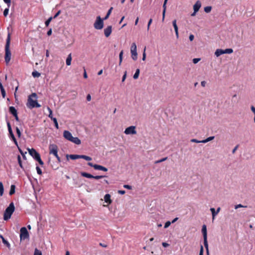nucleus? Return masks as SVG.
<instances>
[{
    "label": "nucleus",
    "mask_w": 255,
    "mask_h": 255,
    "mask_svg": "<svg viewBox=\"0 0 255 255\" xmlns=\"http://www.w3.org/2000/svg\"><path fill=\"white\" fill-rule=\"evenodd\" d=\"M15 186L14 185H11L10 186V189L9 191V195H11L15 193Z\"/></svg>",
    "instance_id": "bb28decb"
},
{
    "label": "nucleus",
    "mask_w": 255,
    "mask_h": 255,
    "mask_svg": "<svg viewBox=\"0 0 255 255\" xmlns=\"http://www.w3.org/2000/svg\"><path fill=\"white\" fill-rule=\"evenodd\" d=\"M4 188L3 184L1 182H0V196H1L3 194Z\"/></svg>",
    "instance_id": "7c9ffc66"
},
{
    "label": "nucleus",
    "mask_w": 255,
    "mask_h": 255,
    "mask_svg": "<svg viewBox=\"0 0 255 255\" xmlns=\"http://www.w3.org/2000/svg\"><path fill=\"white\" fill-rule=\"evenodd\" d=\"M136 127L133 126H130L126 128L124 133L126 134H135L136 133Z\"/></svg>",
    "instance_id": "1a4fd4ad"
},
{
    "label": "nucleus",
    "mask_w": 255,
    "mask_h": 255,
    "mask_svg": "<svg viewBox=\"0 0 255 255\" xmlns=\"http://www.w3.org/2000/svg\"><path fill=\"white\" fill-rule=\"evenodd\" d=\"M112 31V26L111 25L108 26L107 28L104 29V34L106 37H108L111 34Z\"/></svg>",
    "instance_id": "9b49d317"
},
{
    "label": "nucleus",
    "mask_w": 255,
    "mask_h": 255,
    "mask_svg": "<svg viewBox=\"0 0 255 255\" xmlns=\"http://www.w3.org/2000/svg\"><path fill=\"white\" fill-rule=\"evenodd\" d=\"M167 159V157L163 158H162V159H161L160 160L155 161V164H157V163L163 162V161H165Z\"/></svg>",
    "instance_id": "4c0bfd02"
},
{
    "label": "nucleus",
    "mask_w": 255,
    "mask_h": 255,
    "mask_svg": "<svg viewBox=\"0 0 255 255\" xmlns=\"http://www.w3.org/2000/svg\"><path fill=\"white\" fill-rule=\"evenodd\" d=\"M29 154L36 161H37L41 165L44 164L43 162L41 159L40 154L34 149L28 148Z\"/></svg>",
    "instance_id": "20e7f679"
},
{
    "label": "nucleus",
    "mask_w": 255,
    "mask_h": 255,
    "mask_svg": "<svg viewBox=\"0 0 255 255\" xmlns=\"http://www.w3.org/2000/svg\"><path fill=\"white\" fill-rule=\"evenodd\" d=\"M223 51L224 54H231L233 52V50L232 48H227Z\"/></svg>",
    "instance_id": "2f4dec72"
},
{
    "label": "nucleus",
    "mask_w": 255,
    "mask_h": 255,
    "mask_svg": "<svg viewBox=\"0 0 255 255\" xmlns=\"http://www.w3.org/2000/svg\"><path fill=\"white\" fill-rule=\"evenodd\" d=\"M63 136L66 139L71 141L72 138H73V136L70 132L67 130H65L63 132Z\"/></svg>",
    "instance_id": "f8f14e48"
},
{
    "label": "nucleus",
    "mask_w": 255,
    "mask_h": 255,
    "mask_svg": "<svg viewBox=\"0 0 255 255\" xmlns=\"http://www.w3.org/2000/svg\"><path fill=\"white\" fill-rule=\"evenodd\" d=\"M145 50H146V47H144V48L143 52V54H142V60L143 61H145V59H146Z\"/></svg>",
    "instance_id": "c03bdc74"
},
{
    "label": "nucleus",
    "mask_w": 255,
    "mask_h": 255,
    "mask_svg": "<svg viewBox=\"0 0 255 255\" xmlns=\"http://www.w3.org/2000/svg\"><path fill=\"white\" fill-rule=\"evenodd\" d=\"M7 126L8 130H12L9 122H7Z\"/></svg>",
    "instance_id": "052dcab7"
},
{
    "label": "nucleus",
    "mask_w": 255,
    "mask_h": 255,
    "mask_svg": "<svg viewBox=\"0 0 255 255\" xmlns=\"http://www.w3.org/2000/svg\"><path fill=\"white\" fill-rule=\"evenodd\" d=\"M202 232L203 235V239H204V242L207 241V229L206 225H204L202 226Z\"/></svg>",
    "instance_id": "ddd939ff"
},
{
    "label": "nucleus",
    "mask_w": 255,
    "mask_h": 255,
    "mask_svg": "<svg viewBox=\"0 0 255 255\" xmlns=\"http://www.w3.org/2000/svg\"><path fill=\"white\" fill-rule=\"evenodd\" d=\"M10 44V33L9 32L8 33L7 38L6 39V43L5 45V55H4V59L6 63L7 64L10 59L11 56V53L9 49Z\"/></svg>",
    "instance_id": "f03ea898"
},
{
    "label": "nucleus",
    "mask_w": 255,
    "mask_h": 255,
    "mask_svg": "<svg viewBox=\"0 0 255 255\" xmlns=\"http://www.w3.org/2000/svg\"><path fill=\"white\" fill-rule=\"evenodd\" d=\"M214 138H215L214 136H210V137L207 138L205 139L201 140V142H202V143H207V142H209L210 141L212 140L213 139H214Z\"/></svg>",
    "instance_id": "393cba45"
},
{
    "label": "nucleus",
    "mask_w": 255,
    "mask_h": 255,
    "mask_svg": "<svg viewBox=\"0 0 255 255\" xmlns=\"http://www.w3.org/2000/svg\"><path fill=\"white\" fill-rule=\"evenodd\" d=\"M71 61H72V55L71 53H70L66 60V63L67 66H70L71 64Z\"/></svg>",
    "instance_id": "aec40b11"
},
{
    "label": "nucleus",
    "mask_w": 255,
    "mask_h": 255,
    "mask_svg": "<svg viewBox=\"0 0 255 255\" xmlns=\"http://www.w3.org/2000/svg\"><path fill=\"white\" fill-rule=\"evenodd\" d=\"M49 153L55 156L58 154V147L55 144H50L49 146Z\"/></svg>",
    "instance_id": "6e6552de"
},
{
    "label": "nucleus",
    "mask_w": 255,
    "mask_h": 255,
    "mask_svg": "<svg viewBox=\"0 0 255 255\" xmlns=\"http://www.w3.org/2000/svg\"><path fill=\"white\" fill-rule=\"evenodd\" d=\"M113 9V7H111L109 9V10H108V12H107V13L106 15V16H105V17L103 18V19H104V20H106V19H107L109 18V17L110 15L111 14V12H112V11Z\"/></svg>",
    "instance_id": "c85d7f7f"
},
{
    "label": "nucleus",
    "mask_w": 255,
    "mask_h": 255,
    "mask_svg": "<svg viewBox=\"0 0 255 255\" xmlns=\"http://www.w3.org/2000/svg\"><path fill=\"white\" fill-rule=\"evenodd\" d=\"M130 53L132 59L135 61L137 58V47L135 43L133 42L130 46Z\"/></svg>",
    "instance_id": "423d86ee"
},
{
    "label": "nucleus",
    "mask_w": 255,
    "mask_h": 255,
    "mask_svg": "<svg viewBox=\"0 0 255 255\" xmlns=\"http://www.w3.org/2000/svg\"><path fill=\"white\" fill-rule=\"evenodd\" d=\"M162 245L163 247H164V248H166L169 246V245L168 243L165 242L162 243Z\"/></svg>",
    "instance_id": "0e129e2a"
},
{
    "label": "nucleus",
    "mask_w": 255,
    "mask_h": 255,
    "mask_svg": "<svg viewBox=\"0 0 255 255\" xmlns=\"http://www.w3.org/2000/svg\"><path fill=\"white\" fill-rule=\"evenodd\" d=\"M189 40L192 41L193 40L194 38V36L193 35V34H190V36H189Z\"/></svg>",
    "instance_id": "e2e57ef3"
},
{
    "label": "nucleus",
    "mask_w": 255,
    "mask_h": 255,
    "mask_svg": "<svg viewBox=\"0 0 255 255\" xmlns=\"http://www.w3.org/2000/svg\"><path fill=\"white\" fill-rule=\"evenodd\" d=\"M81 174L82 176L88 178H92V177H93V175L88 173H86V172H81Z\"/></svg>",
    "instance_id": "5701e85b"
},
{
    "label": "nucleus",
    "mask_w": 255,
    "mask_h": 255,
    "mask_svg": "<svg viewBox=\"0 0 255 255\" xmlns=\"http://www.w3.org/2000/svg\"><path fill=\"white\" fill-rule=\"evenodd\" d=\"M34 255H42V253L41 251H39L37 249H35L34 251Z\"/></svg>",
    "instance_id": "37998d69"
},
{
    "label": "nucleus",
    "mask_w": 255,
    "mask_h": 255,
    "mask_svg": "<svg viewBox=\"0 0 255 255\" xmlns=\"http://www.w3.org/2000/svg\"><path fill=\"white\" fill-rule=\"evenodd\" d=\"M152 22V19L151 18H150L148 22L147 27V30H149V27H150V25L151 24Z\"/></svg>",
    "instance_id": "603ef678"
},
{
    "label": "nucleus",
    "mask_w": 255,
    "mask_h": 255,
    "mask_svg": "<svg viewBox=\"0 0 255 255\" xmlns=\"http://www.w3.org/2000/svg\"><path fill=\"white\" fill-rule=\"evenodd\" d=\"M16 133H17L18 136L19 137H20L21 136V132H20V129L18 128H17V127L16 128Z\"/></svg>",
    "instance_id": "8fccbe9b"
},
{
    "label": "nucleus",
    "mask_w": 255,
    "mask_h": 255,
    "mask_svg": "<svg viewBox=\"0 0 255 255\" xmlns=\"http://www.w3.org/2000/svg\"><path fill=\"white\" fill-rule=\"evenodd\" d=\"M70 141H71L77 145H79L81 143L80 139L77 137H73V138H72V139Z\"/></svg>",
    "instance_id": "6ab92c4d"
},
{
    "label": "nucleus",
    "mask_w": 255,
    "mask_h": 255,
    "mask_svg": "<svg viewBox=\"0 0 255 255\" xmlns=\"http://www.w3.org/2000/svg\"><path fill=\"white\" fill-rule=\"evenodd\" d=\"M201 6V3L200 1L198 0L196 1L195 4L193 6L194 10L195 12H198Z\"/></svg>",
    "instance_id": "2eb2a0df"
},
{
    "label": "nucleus",
    "mask_w": 255,
    "mask_h": 255,
    "mask_svg": "<svg viewBox=\"0 0 255 255\" xmlns=\"http://www.w3.org/2000/svg\"><path fill=\"white\" fill-rule=\"evenodd\" d=\"M18 148V150L19 151L20 153H21V154L22 155V156H23V158L24 159L25 158V155L24 154V153H23V152L22 151V150L18 146H17Z\"/></svg>",
    "instance_id": "864d4df0"
},
{
    "label": "nucleus",
    "mask_w": 255,
    "mask_h": 255,
    "mask_svg": "<svg viewBox=\"0 0 255 255\" xmlns=\"http://www.w3.org/2000/svg\"><path fill=\"white\" fill-rule=\"evenodd\" d=\"M47 110L48 111L49 113V115H48V117L50 118L52 120V119L55 118L52 116V111L49 107H47Z\"/></svg>",
    "instance_id": "72a5a7b5"
},
{
    "label": "nucleus",
    "mask_w": 255,
    "mask_h": 255,
    "mask_svg": "<svg viewBox=\"0 0 255 255\" xmlns=\"http://www.w3.org/2000/svg\"><path fill=\"white\" fill-rule=\"evenodd\" d=\"M52 121H53V122L54 123V125H55V128L57 129H58L59 126H58V122H57L56 118H55L54 119H52Z\"/></svg>",
    "instance_id": "e433bc0d"
},
{
    "label": "nucleus",
    "mask_w": 255,
    "mask_h": 255,
    "mask_svg": "<svg viewBox=\"0 0 255 255\" xmlns=\"http://www.w3.org/2000/svg\"><path fill=\"white\" fill-rule=\"evenodd\" d=\"M81 158L84 159L87 161H91L92 160V158L91 157L85 155H81Z\"/></svg>",
    "instance_id": "c9c22d12"
},
{
    "label": "nucleus",
    "mask_w": 255,
    "mask_h": 255,
    "mask_svg": "<svg viewBox=\"0 0 255 255\" xmlns=\"http://www.w3.org/2000/svg\"><path fill=\"white\" fill-rule=\"evenodd\" d=\"M88 165L91 167H93L96 170H102V171H108V169L106 167L103 166L102 165H100L94 164L92 162H88Z\"/></svg>",
    "instance_id": "9d476101"
},
{
    "label": "nucleus",
    "mask_w": 255,
    "mask_h": 255,
    "mask_svg": "<svg viewBox=\"0 0 255 255\" xmlns=\"http://www.w3.org/2000/svg\"><path fill=\"white\" fill-rule=\"evenodd\" d=\"M124 187L128 189H131V186L128 185H124Z\"/></svg>",
    "instance_id": "680f3d73"
},
{
    "label": "nucleus",
    "mask_w": 255,
    "mask_h": 255,
    "mask_svg": "<svg viewBox=\"0 0 255 255\" xmlns=\"http://www.w3.org/2000/svg\"><path fill=\"white\" fill-rule=\"evenodd\" d=\"M61 11L60 10H59L55 14V15L54 16V17H53V18H55L56 17H57L59 15V14L60 13Z\"/></svg>",
    "instance_id": "338daca9"
},
{
    "label": "nucleus",
    "mask_w": 255,
    "mask_h": 255,
    "mask_svg": "<svg viewBox=\"0 0 255 255\" xmlns=\"http://www.w3.org/2000/svg\"><path fill=\"white\" fill-rule=\"evenodd\" d=\"M104 201L106 203L108 204H110L112 203V201L111 199V195L109 194H107L104 196Z\"/></svg>",
    "instance_id": "dca6fc26"
},
{
    "label": "nucleus",
    "mask_w": 255,
    "mask_h": 255,
    "mask_svg": "<svg viewBox=\"0 0 255 255\" xmlns=\"http://www.w3.org/2000/svg\"><path fill=\"white\" fill-rule=\"evenodd\" d=\"M204 245L205 248L206 250L207 255H209V248H208V241L204 242Z\"/></svg>",
    "instance_id": "473e14b6"
},
{
    "label": "nucleus",
    "mask_w": 255,
    "mask_h": 255,
    "mask_svg": "<svg viewBox=\"0 0 255 255\" xmlns=\"http://www.w3.org/2000/svg\"><path fill=\"white\" fill-rule=\"evenodd\" d=\"M201 60L200 58H194L193 59V62L194 64H196L199 61H200Z\"/></svg>",
    "instance_id": "5fc2aeb1"
},
{
    "label": "nucleus",
    "mask_w": 255,
    "mask_h": 255,
    "mask_svg": "<svg viewBox=\"0 0 255 255\" xmlns=\"http://www.w3.org/2000/svg\"><path fill=\"white\" fill-rule=\"evenodd\" d=\"M8 132H9V135H10V137L11 138L12 140L13 141L14 144L17 146H18V143L16 141V139L13 133V132H12V130H8Z\"/></svg>",
    "instance_id": "f3484780"
},
{
    "label": "nucleus",
    "mask_w": 255,
    "mask_h": 255,
    "mask_svg": "<svg viewBox=\"0 0 255 255\" xmlns=\"http://www.w3.org/2000/svg\"><path fill=\"white\" fill-rule=\"evenodd\" d=\"M172 24L174 28V30L175 32L176 36L177 38H178L179 37V34H178V26L176 24V20L175 19L172 21Z\"/></svg>",
    "instance_id": "4468645a"
},
{
    "label": "nucleus",
    "mask_w": 255,
    "mask_h": 255,
    "mask_svg": "<svg viewBox=\"0 0 255 255\" xmlns=\"http://www.w3.org/2000/svg\"><path fill=\"white\" fill-rule=\"evenodd\" d=\"M3 1L5 3L7 4L8 7H9L10 4V0H3Z\"/></svg>",
    "instance_id": "bf43d9fd"
},
{
    "label": "nucleus",
    "mask_w": 255,
    "mask_h": 255,
    "mask_svg": "<svg viewBox=\"0 0 255 255\" xmlns=\"http://www.w3.org/2000/svg\"><path fill=\"white\" fill-rule=\"evenodd\" d=\"M126 77H127V71H126L123 76V78H122V82H124L125 80V79H126Z\"/></svg>",
    "instance_id": "13d9d810"
},
{
    "label": "nucleus",
    "mask_w": 255,
    "mask_h": 255,
    "mask_svg": "<svg viewBox=\"0 0 255 255\" xmlns=\"http://www.w3.org/2000/svg\"><path fill=\"white\" fill-rule=\"evenodd\" d=\"M32 75L34 78H38L40 76V73L36 71L32 72Z\"/></svg>",
    "instance_id": "c756f323"
},
{
    "label": "nucleus",
    "mask_w": 255,
    "mask_h": 255,
    "mask_svg": "<svg viewBox=\"0 0 255 255\" xmlns=\"http://www.w3.org/2000/svg\"><path fill=\"white\" fill-rule=\"evenodd\" d=\"M52 19H53V17H50L45 21V24L46 26H48L49 25L50 22H51V21L52 20Z\"/></svg>",
    "instance_id": "a19ab883"
},
{
    "label": "nucleus",
    "mask_w": 255,
    "mask_h": 255,
    "mask_svg": "<svg viewBox=\"0 0 255 255\" xmlns=\"http://www.w3.org/2000/svg\"><path fill=\"white\" fill-rule=\"evenodd\" d=\"M36 169L37 172L38 174L41 175L42 174V171H41V169L39 168V167L36 166Z\"/></svg>",
    "instance_id": "3c124183"
},
{
    "label": "nucleus",
    "mask_w": 255,
    "mask_h": 255,
    "mask_svg": "<svg viewBox=\"0 0 255 255\" xmlns=\"http://www.w3.org/2000/svg\"><path fill=\"white\" fill-rule=\"evenodd\" d=\"M15 210L14 205L13 202L10 203L9 206L6 208L4 214L3 219L5 221H7L9 219L11 216V215L14 212Z\"/></svg>",
    "instance_id": "7ed1b4c3"
},
{
    "label": "nucleus",
    "mask_w": 255,
    "mask_h": 255,
    "mask_svg": "<svg viewBox=\"0 0 255 255\" xmlns=\"http://www.w3.org/2000/svg\"><path fill=\"white\" fill-rule=\"evenodd\" d=\"M171 222L170 221H167L164 225V228H167L171 225Z\"/></svg>",
    "instance_id": "09e8293b"
},
{
    "label": "nucleus",
    "mask_w": 255,
    "mask_h": 255,
    "mask_svg": "<svg viewBox=\"0 0 255 255\" xmlns=\"http://www.w3.org/2000/svg\"><path fill=\"white\" fill-rule=\"evenodd\" d=\"M8 7H8L7 8H6L3 11V15L4 16H6L8 13V11H9Z\"/></svg>",
    "instance_id": "49530a36"
},
{
    "label": "nucleus",
    "mask_w": 255,
    "mask_h": 255,
    "mask_svg": "<svg viewBox=\"0 0 255 255\" xmlns=\"http://www.w3.org/2000/svg\"><path fill=\"white\" fill-rule=\"evenodd\" d=\"M252 111L254 113L255 116V107H254L253 106H251V107Z\"/></svg>",
    "instance_id": "774afa93"
},
{
    "label": "nucleus",
    "mask_w": 255,
    "mask_h": 255,
    "mask_svg": "<svg viewBox=\"0 0 255 255\" xmlns=\"http://www.w3.org/2000/svg\"><path fill=\"white\" fill-rule=\"evenodd\" d=\"M224 54V51L223 49H218L216 50L215 52V55L217 56V57H219L220 56V55H222Z\"/></svg>",
    "instance_id": "4be33fe9"
},
{
    "label": "nucleus",
    "mask_w": 255,
    "mask_h": 255,
    "mask_svg": "<svg viewBox=\"0 0 255 255\" xmlns=\"http://www.w3.org/2000/svg\"><path fill=\"white\" fill-rule=\"evenodd\" d=\"M104 19H102L100 16L97 17L96 21L94 24V27L96 29L100 30L104 26Z\"/></svg>",
    "instance_id": "39448f33"
},
{
    "label": "nucleus",
    "mask_w": 255,
    "mask_h": 255,
    "mask_svg": "<svg viewBox=\"0 0 255 255\" xmlns=\"http://www.w3.org/2000/svg\"><path fill=\"white\" fill-rule=\"evenodd\" d=\"M246 207H247V206H244L241 204H238V205L235 206V209H237L239 208H246Z\"/></svg>",
    "instance_id": "a18cd8bd"
},
{
    "label": "nucleus",
    "mask_w": 255,
    "mask_h": 255,
    "mask_svg": "<svg viewBox=\"0 0 255 255\" xmlns=\"http://www.w3.org/2000/svg\"><path fill=\"white\" fill-rule=\"evenodd\" d=\"M26 106L30 109L41 107V105L37 102V96L36 93H32L28 96Z\"/></svg>",
    "instance_id": "f257e3e1"
},
{
    "label": "nucleus",
    "mask_w": 255,
    "mask_h": 255,
    "mask_svg": "<svg viewBox=\"0 0 255 255\" xmlns=\"http://www.w3.org/2000/svg\"><path fill=\"white\" fill-rule=\"evenodd\" d=\"M17 159H18V164H19V166H20L21 168H22V162L21 160L20 156L19 155L18 156Z\"/></svg>",
    "instance_id": "de8ad7c7"
},
{
    "label": "nucleus",
    "mask_w": 255,
    "mask_h": 255,
    "mask_svg": "<svg viewBox=\"0 0 255 255\" xmlns=\"http://www.w3.org/2000/svg\"><path fill=\"white\" fill-rule=\"evenodd\" d=\"M67 157H69L70 159L72 160H75L78 158H81V155H77V154H70L67 155Z\"/></svg>",
    "instance_id": "a211bd4d"
},
{
    "label": "nucleus",
    "mask_w": 255,
    "mask_h": 255,
    "mask_svg": "<svg viewBox=\"0 0 255 255\" xmlns=\"http://www.w3.org/2000/svg\"><path fill=\"white\" fill-rule=\"evenodd\" d=\"M211 9H212L211 6H206V7H204V11L207 13H209L211 11Z\"/></svg>",
    "instance_id": "58836bf2"
},
{
    "label": "nucleus",
    "mask_w": 255,
    "mask_h": 255,
    "mask_svg": "<svg viewBox=\"0 0 255 255\" xmlns=\"http://www.w3.org/2000/svg\"><path fill=\"white\" fill-rule=\"evenodd\" d=\"M140 73V70L139 69H137L135 71L134 74L133 75V78L134 79H136L138 78L139 75Z\"/></svg>",
    "instance_id": "cd10ccee"
},
{
    "label": "nucleus",
    "mask_w": 255,
    "mask_h": 255,
    "mask_svg": "<svg viewBox=\"0 0 255 255\" xmlns=\"http://www.w3.org/2000/svg\"><path fill=\"white\" fill-rule=\"evenodd\" d=\"M118 193L120 194H121V195H124L125 194L126 192L124 190H119L118 191Z\"/></svg>",
    "instance_id": "69168bd1"
},
{
    "label": "nucleus",
    "mask_w": 255,
    "mask_h": 255,
    "mask_svg": "<svg viewBox=\"0 0 255 255\" xmlns=\"http://www.w3.org/2000/svg\"><path fill=\"white\" fill-rule=\"evenodd\" d=\"M2 242L3 244L6 245L7 247L9 248L10 247L9 243L4 238L2 240Z\"/></svg>",
    "instance_id": "ea45409f"
},
{
    "label": "nucleus",
    "mask_w": 255,
    "mask_h": 255,
    "mask_svg": "<svg viewBox=\"0 0 255 255\" xmlns=\"http://www.w3.org/2000/svg\"><path fill=\"white\" fill-rule=\"evenodd\" d=\"M123 53H124V52H123V50H122L121 51V52L120 53V54H119V60H120V61H119V65H121V63L122 62Z\"/></svg>",
    "instance_id": "f704fd0d"
},
{
    "label": "nucleus",
    "mask_w": 255,
    "mask_h": 255,
    "mask_svg": "<svg viewBox=\"0 0 255 255\" xmlns=\"http://www.w3.org/2000/svg\"><path fill=\"white\" fill-rule=\"evenodd\" d=\"M220 210H221V208L220 207H218L216 211H215V209L214 208H211L210 209V211H211L212 214H213V212H214V214H215V216H216L219 213V212L220 211Z\"/></svg>",
    "instance_id": "a878e982"
},
{
    "label": "nucleus",
    "mask_w": 255,
    "mask_h": 255,
    "mask_svg": "<svg viewBox=\"0 0 255 255\" xmlns=\"http://www.w3.org/2000/svg\"><path fill=\"white\" fill-rule=\"evenodd\" d=\"M106 177V176H103V175H97V176H93V177H92V178H94L95 179H101V178H103L104 177Z\"/></svg>",
    "instance_id": "79ce46f5"
},
{
    "label": "nucleus",
    "mask_w": 255,
    "mask_h": 255,
    "mask_svg": "<svg viewBox=\"0 0 255 255\" xmlns=\"http://www.w3.org/2000/svg\"><path fill=\"white\" fill-rule=\"evenodd\" d=\"M0 89L1 91L2 96L3 98H4L5 97V95H6V93H5V91L4 89V88L2 86V85L0 82Z\"/></svg>",
    "instance_id": "b1692460"
},
{
    "label": "nucleus",
    "mask_w": 255,
    "mask_h": 255,
    "mask_svg": "<svg viewBox=\"0 0 255 255\" xmlns=\"http://www.w3.org/2000/svg\"><path fill=\"white\" fill-rule=\"evenodd\" d=\"M20 238L21 240H24L29 238V234L25 227L21 228L20 229Z\"/></svg>",
    "instance_id": "0eeeda50"
},
{
    "label": "nucleus",
    "mask_w": 255,
    "mask_h": 255,
    "mask_svg": "<svg viewBox=\"0 0 255 255\" xmlns=\"http://www.w3.org/2000/svg\"><path fill=\"white\" fill-rule=\"evenodd\" d=\"M204 249L202 246H201L200 253L199 255H203Z\"/></svg>",
    "instance_id": "4d7b16f0"
},
{
    "label": "nucleus",
    "mask_w": 255,
    "mask_h": 255,
    "mask_svg": "<svg viewBox=\"0 0 255 255\" xmlns=\"http://www.w3.org/2000/svg\"><path fill=\"white\" fill-rule=\"evenodd\" d=\"M9 111L13 116L17 114V110L14 107L11 106L9 108Z\"/></svg>",
    "instance_id": "412c9836"
},
{
    "label": "nucleus",
    "mask_w": 255,
    "mask_h": 255,
    "mask_svg": "<svg viewBox=\"0 0 255 255\" xmlns=\"http://www.w3.org/2000/svg\"><path fill=\"white\" fill-rule=\"evenodd\" d=\"M191 141L192 142H195V143H202L201 140H198L196 139H192L191 140Z\"/></svg>",
    "instance_id": "6e6d98bb"
}]
</instances>
